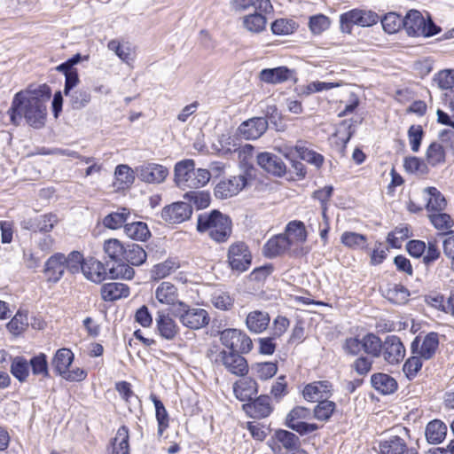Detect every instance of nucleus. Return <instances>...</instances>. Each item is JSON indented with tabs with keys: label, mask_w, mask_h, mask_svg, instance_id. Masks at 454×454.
I'll return each instance as SVG.
<instances>
[{
	"label": "nucleus",
	"mask_w": 454,
	"mask_h": 454,
	"mask_svg": "<svg viewBox=\"0 0 454 454\" xmlns=\"http://www.w3.org/2000/svg\"><path fill=\"white\" fill-rule=\"evenodd\" d=\"M380 21L385 32L394 34L403 27V18L395 12H388Z\"/></svg>",
	"instance_id": "obj_51"
},
{
	"label": "nucleus",
	"mask_w": 454,
	"mask_h": 454,
	"mask_svg": "<svg viewBox=\"0 0 454 454\" xmlns=\"http://www.w3.org/2000/svg\"><path fill=\"white\" fill-rule=\"evenodd\" d=\"M296 29V24L292 20L278 19L271 24V31L278 35L292 34Z\"/></svg>",
	"instance_id": "obj_59"
},
{
	"label": "nucleus",
	"mask_w": 454,
	"mask_h": 454,
	"mask_svg": "<svg viewBox=\"0 0 454 454\" xmlns=\"http://www.w3.org/2000/svg\"><path fill=\"white\" fill-rule=\"evenodd\" d=\"M445 158V150L440 143L433 142L430 144L426 153V160L430 166L435 167L443 164Z\"/></svg>",
	"instance_id": "obj_44"
},
{
	"label": "nucleus",
	"mask_w": 454,
	"mask_h": 454,
	"mask_svg": "<svg viewBox=\"0 0 454 454\" xmlns=\"http://www.w3.org/2000/svg\"><path fill=\"white\" fill-rule=\"evenodd\" d=\"M293 151L301 160L313 164L317 168H319L324 162V157L321 154L304 146L297 145Z\"/></svg>",
	"instance_id": "obj_50"
},
{
	"label": "nucleus",
	"mask_w": 454,
	"mask_h": 454,
	"mask_svg": "<svg viewBox=\"0 0 454 454\" xmlns=\"http://www.w3.org/2000/svg\"><path fill=\"white\" fill-rule=\"evenodd\" d=\"M129 215V210L123 207L121 209V211L113 212L105 216L103 219V224L108 229H119L128 223V218Z\"/></svg>",
	"instance_id": "obj_42"
},
{
	"label": "nucleus",
	"mask_w": 454,
	"mask_h": 454,
	"mask_svg": "<svg viewBox=\"0 0 454 454\" xmlns=\"http://www.w3.org/2000/svg\"><path fill=\"white\" fill-rule=\"evenodd\" d=\"M447 434V426L441 420L430 421L426 427V437L429 443L442 442Z\"/></svg>",
	"instance_id": "obj_33"
},
{
	"label": "nucleus",
	"mask_w": 454,
	"mask_h": 454,
	"mask_svg": "<svg viewBox=\"0 0 454 454\" xmlns=\"http://www.w3.org/2000/svg\"><path fill=\"white\" fill-rule=\"evenodd\" d=\"M427 195L426 208L427 211H442L447 203L443 195L435 187H427L424 190Z\"/></svg>",
	"instance_id": "obj_38"
},
{
	"label": "nucleus",
	"mask_w": 454,
	"mask_h": 454,
	"mask_svg": "<svg viewBox=\"0 0 454 454\" xmlns=\"http://www.w3.org/2000/svg\"><path fill=\"white\" fill-rule=\"evenodd\" d=\"M138 178L149 184H160L168 175V169L160 164L145 163L136 168Z\"/></svg>",
	"instance_id": "obj_13"
},
{
	"label": "nucleus",
	"mask_w": 454,
	"mask_h": 454,
	"mask_svg": "<svg viewBox=\"0 0 454 454\" xmlns=\"http://www.w3.org/2000/svg\"><path fill=\"white\" fill-rule=\"evenodd\" d=\"M333 385L328 380L314 381L305 386L302 395L309 402H319L327 399L332 393Z\"/></svg>",
	"instance_id": "obj_16"
},
{
	"label": "nucleus",
	"mask_w": 454,
	"mask_h": 454,
	"mask_svg": "<svg viewBox=\"0 0 454 454\" xmlns=\"http://www.w3.org/2000/svg\"><path fill=\"white\" fill-rule=\"evenodd\" d=\"M212 304L218 309L229 310L233 306V299L225 292L216 291L211 297Z\"/></svg>",
	"instance_id": "obj_61"
},
{
	"label": "nucleus",
	"mask_w": 454,
	"mask_h": 454,
	"mask_svg": "<svg viewBox=\"0 0 454 454\" xmlns=\"http://www.w3.org/2000/svg\"><path fill=\"white\" fill-rule=\"evenodd\" d=\"M372 387L383 395H389L397 389L396 380L388 374L376 373L371 378Z\"/></svg>",
	"instance_id": "obj_32"
},
{
	"label": "nucleus",
	"mask_w": 454,
	"mask_h": 454,
	"mask_svg": "<svg viewBox=\"0 0 454 454\" xmlns=\"http://www.w3.org/2000/svg\"><path fill=\"white\" fill-rule=\"evenodd\" d=\"M29 365L32 368V372L35 375H43V377L48 376V363L46 356L40 354L31 358Z\"/></svg>",
	"instance_id": "obj_63"
},
{
	"label": "nucleus",
	"mask_w": 454,
	"mask_h": 454,
	"mask_svg": "<svg viewBox=\"0 0 454 454\" xmlns=\"http://www.w3.org/2000/svg\"><path fill=\"white\" fill-rule=\"evenodd\" d=\"M215 364H222L231 374L244 376L248 372L247 360L238 352L221 350L211 358Z\"/></svg>",
	"instance_id": "obj_5"
},
{
	"label": "nucleus",
	"mask_w": 454,
	"mask_h": 454,
	"mask_svg": "<svg viewBox=\"0 0 454 454\" xmlns=\"http://www.w3.org/2000/svg\"><path fill=\"white\" fill-rule=\"evenodd\" d=\"M197 231L216 242H225L231 234V220L216 209L205 212L198 215Z\"/></svg>",
	"instance_id": "obj_2"
},
{
	"label": "nucleus",
	"mask_w": 454,
	"mask_h": 454,
	"mask_svg": "<svg viewBox=\"0 0 454 454\" xmlns=\"http://www.w3.org/2000/svg\"><path fill=\"white\" fill-rule=\"evenodd\" d=\"M241 332L240 330L231 328L223 330L220 335L222 344L228 348L230 351L237 352Z\"/></svg>",
	"instance_id": "obj_52"
},
{
	"label": "nucleus",
	"mask_w": 454,
	"mask_h": 454,
	"mask_svg": "<svg viewBox=\"0 0 454 454\" xmlns=\"http://www.w3.org/2000/svg\"><path fill=\"white\" fill-rule=\"evenodd\" d=\"M233 391L240 401L252 400L258 392L257 383L251 378H244L234 383Z\"/></svg>",
	"instance_id": "obj_24"
},
{
	"label": "nucleus",
	"mask_w": 454,
	"mask_h": 454,
	"mask_svg": "<svg viewBox=\"0 0 454 454\" xmlns=\"http://www.w3.org/2000/svg\"><path fill=\"white\" fill-rule=\"evenodd\" d=\"M439 347V334L431 332L421 337L417 336L411 343V349L413 355H419L425 360L431 359Z\"/></svg>",
	"instance_id": "obj_7"
},
{
	"label": "nucleus",
	"mask_w": 454,
	"mask_h": 454,
	"mask_svg": "<svg viewBox=\"0 0 454 454\" xmlns=\"http://www.w3.org/2000/svg\"><path fill=\"white\" fill-rule=\"evenodd\" d=\"M59 218L55 214H45L36 217L31 223L30 229L34 231L50 232L58 223Z\"/></svg>",
	"instance_id": "obj_43"
},
{
	"label": "nucleus",
	"mask_w": 454,
	"mask_h": 454,
	"mask_svg": "<svg viewBox=\"0 0 454 454\" xmlns=\"http://www.w3.org/2000/svg\"><path fill=\"white\" fill-rule=\"evenodd\" d=\"M150 399L153 401L155 407L156 419L158 421V434L162 435L163 432L168 427V412L162 402L160 399H158V397L155 395H151Z\"/></svg>",
	"instance_id": "obj_46"
},
{
	"label": "nucleus",
	"mask_w": 454,
	"mask_h": 454,
	"mask_svg": "<svg viewBox=\"0 0 454 454\" xmlns=\"http://www.w3.org/2000/svg\"><path fill=\"white\" fill-rule=\"evenodd\" d=\"M422 357H420L419 355H413L410 358L406 360L403 366V371L405 374V376L410 380H413L418 372L422 368Z\"/></svg>",
	"instance_id": "obj_55"
},
{
	"label": "nucleus",
	"mask_w": 454,
	"mask_h": 454,
	"mask_svg": "<svg viewBox=\"0 0 454 454\" xmlns=\"http://www.w3.org/2000/svg\"><path fill=\"white\" fill-rule=\"evenodd\" d=\"M154 295L160 304L171 306L172 309L178 307V303L184 302L179 300L177 287L168 281H162L156 287Z\"/></svg>",
	"instance_id": "obj_15"
},
{
	"label": "nucleus",
	"mask_w": 454,
	"mask_h": 454,
	"mask_svg": "<svg viewBox=\"0 0 454 454\" xmlns=\"http://www.w3.org/2000/svg\"><path fill=\"white\" fill-rule=\"evenodd\" d=\"M257 164L266 172L281 177L286 173V165L280 157L271 153L263 152L256 156Z\"/></svg>",
	"instance_id": "obj_14"
},
{
	"label": "nucleus",
	"mask_w": 454,
	"mask_h": 454,
	"mask_svg": "<svg viewBox=\"0 0 454 454\" xmlns=\"http://www.w3.org/2000/svg\"><path fill=\"white\" fill-rule=\"evenodd\" d=\"M292 247L291 241L286 236L279 234L269 239L263 249L267 257H275L287 252Z\"/></svg>",
	"instance_id": "obj_23"
},
{
	"label": "nucleus",
	"mask_w": 454,
	"mask_h": 454,
	"mask_svg": "<svg viewBox=\"0 0 454 454\" xmlns=\"http://www.w3.org/2000/svg\"><path fill=\"white\" fill-rule=\"evenodd\" d=\"M126 244H122L116 239H111L105 241L104 251L107 256L116 263L123 262Z\"/></svg>",
	"instance_id": "obj_41"
},
{
	"label": "nucleus",
	"mask_w": 454,
	"mask_h": 454,
	"mask_svg": "<svg viewBox=\"0 0 454 454\" xmlns=\"http://www.w3.org/2000/svg\"><path fill=\"white\" fill-rule=\"evenodd\" d=\"M136 169L133 170L128 165H118L114 171L116 182L119 183V188L124 189L129 187L135 181Z\"/></svg>",
	"instance_id": "obj_45"
},
{
	"label": "nucleus",
	"mask_w": 454,
	"mask_h": 454,
	"mask_svg": "<svg viewBox=\"0 0 454 454\" xmlns=\"http://www.w3.org/2000/svg\"><path fill=\"white\" fill-rule=\"evenodd\" d=\"M172 316L186 328L199 330L209 324L207 311L200 308H193L185 303H178V307L171 310Z\"/></svg>",
	"instance_id": "obj_3"
},
{
	"label": "nucleus",
	"mask_w": 454,
	"mask_h": 454,
	"mask_svg": "<svg viewBox=\"0 0 454 454\" xmlns=\"http://www.w3.org/2000/svg\"><path fill=\"white\" fill-rule=\"evenodd\" d=\"M294 70L281 66L274 68H264L259 73V79L269 84H278L294 78Z\"/></svg>",
	"instance_id": "obj_17"
},
{
	"label": "nucleus",
	"mask_w": 454,
	"mask_h": 454,
	"mask_svg": "<svg viewBox=\"0 0 454 454\" xmlns=\"http://www.w3.org/2000/svg\"><path fill=\"white\" fill-rule=\"evenodd\" d=\"M317 403L313 411L314 418L320 421H327L336 408L335 403L327 399Z\"/></svg>",
	"instance_id": "obj_49"
},
{
	"label": "nucleus",
	"mask_w": 454,
	"mask_h": 454,
	"mask_svg": "<svg viewBox=\"0 0 454 454\" xmlns=\"http://www.w3.org/2000/svg\"><path fill=\"white\" fill-rule=\"evenodd\" d=\"M180 267L179 262L175 259H168L161 263L154 265L152 270V277L154 279H161L171 274Z\"/></svg>",
	"instance_id": "obj_47"
},
{
	"label": "nucleus",
	"mask_w": 454,
	"mask_h": 454,
	"mask_svg": "<svg viewBox=\"0 0 454 454\" xmlns=\"http://www.w3.org/2000/svg\"><path fill=\"white\" fill-rule=\"evenodd\" d=\"M367 239L364 235L352 231H346L341 235V242L351 248H363L366 244Z\"/></svg>",
	"instance_id": "obj_56"
},
{
	"label": "nucleus",
	"mask_w": 454,
	"mask_h": 454,
	"mask_svg": "<svg viewBox=\"0 0 454 454\" xmlns=\"http://www.w3.org/2000/svg\"><path fill=\"white\" fill-rule=\"evenodd\" d=\"M192 213V206L186 202H175L161 210V218L168 223H181L188 220Z\"/></svg>",
	"instance_id": "obj_11"
},
{
	"label": "nucleus",
	"mask_w": 454,
	"mask_h": 454,
	"mask_svg": "<svg viewBox=\"0 0 454 454\" xmlns=\"http://www.w3.org/2000/svg\"><path fill=\"white\" fill-rule=\"evenodd\" d=\"M270 320V318L267 312L254 310L247 315L246 324L250 332L260 333L266 330Z\"/></svg>",
	"instance_id": "obj_28"
},
{
	"label": "nucleus",
	"mask_w": 454,
	"mask_h": 454,
	"mask_svg": "<svg viewBox=\"0 0 454 454\" xmlns=\"http://www.w3.org/2000/svg\"><path fill=\"white\" fill-rule=\"evenodd\" d=\"M124 231L129 238L141 241H145L151 235L147 224L143 222L125 223Z\"/></svg>",
	"instance_id": "obj_40"
},
{
	"label": "nucleus",
	"mask_w": 454,
	"mask_h": 454,
	"mask_svg": "<svg viewBox=\"0 0 454 454\" xmlns=\"http://www.w3.org/2000/svg\"><path fill=\"white\" fill-rule=\"evenodd\" d=\"M129 428L121 426L112 441V454H129Z\"/></svg>",
	"instance_id": "obj_36"
},
{
	"label": "nucleus",
	"mask_w": 454,
	"mask_h": 454,
	"mask_svg": "<svg viewBox=\"0 0 454 454\" xmlns=\"http://www.w3.org/2000/svg\"><path fill=\"white\" fill-rule=\"evenodd\" d=\"M267 12H262L254 11L253 13L246 15L242 19V24L244 27L254 34H259L265 30L267 19L264 14Z\"/></svg>",
	"instance_id": "obj_31"
},
{
	"label": "nucleus",
	"mask_w": 454,
	"mask_h": 454,
	"mask_svg": "<svg viewBox=\"0 0 454 454\" xmlns=\"http://www.w3.org/2000/svg\"><path fill=\"white\" fill-rule=\"evenodd\" d=\"M231 4L236 12H247L253 9L262 12H270L273 10L270 0H232Z\"/></svg>",
	"instance_id": "obj_27"
},
{
	"label": "nucleus",
	"mask_w": 454,
	"mask_h": 454,
	"mask_svg": "<svg viewBox=\"0 0 454 454\" xmlns=\"http://www.w3.org/2000/svg\"><path fill=\"white\" fill-rule=\"evenodd\" d=\"M269 123L266 117H253L243 121L238 128L239 134L247 140H254L261 137L268 129Z\"/></svg>",
	"instance_id": "obj_12"
},
{
	"label": "nucleus",
	"mask_w": 454,
	"mask_h": 454,
	"mask_svg": "<svg viewBox=\"0 0 454 454\" xmlns=\"http://www.w3.org/2000/svg\"><path fill=\"white\" fill-rule=\"evenodd\" d=\"M184 197L193 203L198 209L206 208L210 204V194L206 192L191 191Z\"/></svg>",
	"instance_id": "obj_58"
},
{
	"label": "nucleus",
	"mask_w": 454,
	"mask_h": 454,
	"mask_svg": "<svg viewBox=\"0 0 454 454\" xmlns=\"http://www.w3.org/2000/svg\"><path fill=\"white\" fill-rule=\"evenodd\" d=\"M252 261L247 246L243 242L232 244L228 251V262L233 270L246 271Z\"/></svg>",
	"instance_id": "obj_8"
},
{
	"label": "nucleus",
	"mask_w": 454,
	"mask_h": 454,
	"mask_svg": "<svg viewBox=\"0 0 454 454\" xmlns=\"http://www.w3.org/2000/svg\"><path fill=\"white\" fill-rule=\"evenodd\" d=\"M127 262H119L116 266L109 268L110 278L131 279L134 277V269L126 263Z\"/></svg>",
	"instance_id": "obj_54"
},
{
	"label": "nucleus",
	"mask_w": 454,
	"mask_h": 454,
	"mask_svg": "<svg viewBox=\"0 0 454 454\" xmlns=\"http://www.w3.org/2000/svg\"><path fill=\"white\" fill-rule=\"evenodd\" d=\"M380 454H403L408 450L406 442L397 435L382 440L379 444Z\"/></svg>",
	"instance_id": "obj_30"
},
{
	"label": "nucleus",
	"mask_w": 454,
	"mask_h": 454,
	"mask_svg": "<svg viewBox=\"0 0 454 454\" xmlns=\"http://www.w3.org/2000/svg\"><path fill=\"white\" fill-rule=\"evenodd\" d=\"M330 24L329 18L324 14L311 16L309 21V29L314 35H320L329 28Z\"/></svg>",
	"instance_id": "obj_57"
},
{
	"label": "nucleus",
	"mask_w": 454,
	"mask_h": 454,
	"mask_svg": "<svg viewBox=\"0 0 454 454\" xmlns=\"http://www.w3.org/2000/svg\"><path fill=\"white\" fill-rule=\"evenodd\" d=\"M156 325L160 335L168 340H174L179 333V326L166 310H160L156 316Z\"/></svg>",
	"instance_id": "obj_18"
},
{
	"label": "nucleus",
	"mask_w": 454,
	"mask_h": 454,
	"mask_svg": "<svg viewBox=\"0 0 454 454\" xmlns=\"http://www.w3.org/2000/svg\"><path fill=\"white\" fill-rule=\"evenodd\" d=\"M108 264L105 265L96 259H90L87 262L82 265V270L84 276L95 283L104 281L109 275Z\"/></svg>",
	"instance_id": "obj_21"
},
{
	"label": "nucleus",
	"mask_w": 454,
	"mask_h": 454,
	"mask_svg": "<svg viewBox=\"0 0 454 454\" xmlns=\"http://www.w3.org/2000/svg\"><path fill=\"white\" fill-rule=\"evenodd\" d=\"M129 288L122 283H106L101 287V296L104 301H113L122 297H128Z\"/></svg>",
	"instance_id": "obj_26"
},
{
	"label": "nucleus",
	"mask_w": 454,
	"mask_h": 454,
	"mask_svg": "<svg viewBox=\"0 0 454 454\" xmlns=\"http://www.w3.org/2000/svg\"><path fill=\"white\" fill-rule=\"evenodd\" d=\"M74 360V354L68 348H60L59 349L51 362V364L55 370V372L63 376L65 372L69 369L72 362Z\"/></svg>",
	"instance_id": "obj_34"
},
{
	"label": "nucleus",
	"mask_w": 454,
	"mask_h": 454,
	"mask_svg": "<svg viewBox=\"0 0 454 454\" xmlns=\"http://www.w3.org/2000/svg\"><path fill=\"white\" fill-rule=\"evenodd\" d=\"M71 104L74 109H82L86 106L90 99L91 95L88 90H78L70 95Z\"/></svg>",
	"instance_id": "obj_64"
},
{
	"label": "nucleus",
	"mask_w": 454,
	"mask_h": 454,
	"mask_svg": "<svg viewBox=\"0 0 454 454\" xmlns=\"http://www.w3.org/2000/svg\"><path fill=\"white\" fill-rule=\"evenodd\" d=\"M66 256L62 253H56L45 262L44 274L48 281L58 282L67 270L65 266Z\"/></svg>",
	"instance_id": "obj_19"
},
{
	"label": "nucleus",
	"mask_w": 454,
	"mask_h": 454,
	"mask_svg": "<svg viewBox=\"0 0 454 454\" xmlns=\"http://www.w3.org/2000/svg\"><path fill=\"white\" fill-rule=\"evenodd\" d=\"M286 238L291 241V246L298 247L306 241L307 239V231L305 229V225L301 221H292L290 222L286 227V231L284 233Z\"/></svg>",
	"instance_id": "obj_29"
},
{
	"label": "nucleus",
	"mask_w": 454,
	"mask_h": 454,
	"mask_svg": "<svg viewBox=\"0 0 454 454\" xmlns=\"http://www.w3.org/2000/svg\"><path fill=\"white\" fill-rule=\"evenodd\" d=\"M300 444V439L295 434L284 429L276 430L267 442V445L275 454H282V449L293 452Z\"/></svg>",
	"instance_id": "obj_6"
},
{
	"label": "nucleus",
	"mask_w": 454,
	"mask_h": 454,
	"mask_svg": "<svg viewBox=\"0 0 454 454\" xmlns=\"http://www.w3.org/2000/svg\"><path fill=\"white\" fill-rule=\"evenodd\" d=\"M425 19L417 10H410L403 17V27L410 36H420Z\"/></svg>",
	"instance_id": "obj_25"
},
{
	"label": "nucleus",
	"mask_w": 454,
	"mask_h": 454,
	"mask_svg": "<svg viewBox=\"0 0 454 454\" xmlns=\"http://www.w3.org/2000/svg\"><path fill=\"white\" fill-rule=\"evenodd\" d=\"M243 408L248 416L254 419L266 418L272 411L269 395H260L254 402L244 404Z\"/></svg>",
	"instance_id": "obj_22"
},
{
	"label": "nucleus",
	"mask_w": 454,
	"mask_h": 454,
	"mask_svg": "<svg viewBox=\"0 0 454 454\" xmlns=\"http://www.w3.org/2000/svg\"><path fill=\"white\" fill-rule=\"evenodd\" d=\"M431 223L441 231L449 230L453 225V221L450 215L446 213H434L428 215Z\"/></svg>",
	"instance_id": "obj_62"
},
{
	"label": "nucleus",
	"mask_w": 454,
	"mask_h": 454,
	"mask_svg": "<svg viewBox=\"0 0 454 454\" xmlns=\"http://www.w3.org/2000/svg\"><path fill=\"white\" fill-rule=\"evenodd\" d=\"M175 182L182 189L190 188V180L194 176L195 162L193 160H184L175 166Z\"/></svg>",
	"instance_id": "obj_20"
},
{
	"label": "nucleus",
	"mask_w": 454,
	"mask_h": 454,
	"mask_svg": "<svg viewBox=\"0 0 454 454\" xmlns=\"http://www.w3.org/2000/svg\"><path fill=\"white\" fill-rule=\"evenodd\" d=\"M386 298L394 304H404L410 296L409 290L399 284H389L386 289Z\"/></svg>",
	"instance_id": "obj_39"
},
{
	"label": "nucleus",
	"mask_w": 454,
	"mask_h": 454,
	"mask_svg": "<svg viewBox=\"0 0 454 454\" xmlns=\"http://www.w3.org/2000/svg\"><path fill=\"white\" fill-rule=\"evenodd\" d=\"M247 184L245 175L231 176L220 181L215 187L216 198L223 200L237 195Z\"/></svg>",
	"instance_id": "obj_10"
},
{
	"label": "nucleus",
	"mask_w": 454,
	"mask_h": 454,
	"mask_svg": "<svg viewBox=\"0 0 454 454\" xmlns=\"http://www.w3.org/2000/svg\"><path fill=\"white\" fill-rule=\"evenodd\" d=\"M11 372L19 381H25L29 374V363L23 356L14 357L11 364Z\"/></svg>",
	"instance_id": "obj_48"
},
{
	"label": "nucleus",
	"mask_w": 454,
	"mask_h": 454,
	"mask_svg": "<svg viewBox=\"0 0 454 454\" xmlns=\"http://www.w3.org/2000/svg\"><path fill=\"white\" fill-rule=\"evenodd\" d=\"M23 90L15 94L11 108V122L16 126L20 125L22 119L35 129H40L44 125L46 119V105L43 104L36 97L26 98Z\"/></svg>",
	"instance_id": "obj_1"
},
{
	"label": "nucleus",
	"mask_w": 454,
	"mask_h": 454,
	"mask_svg": "<svg viewBox=\"0 0 454 454\" xmlns=\"http://www.w3.org/2000/svg\"><path fill=\"white\" fill-rule=\"evenodd\" d=\"M146 253L137 244L127 243L123 262H127L129 264L133 266L142 265L146 260Z\"/></svg>",
	"instance_id": "obj_35"
},
{
	"label": "nucleus",
	"mask_w": 454,
	"mask_h": 454,
	"mask_svg": "<svg viewBox=\"0 0 454 454\" xmlns=\"http://www.w3.org/2000/svg\"><path fill=\"white\" fill-rule=\"evenodd\" d=\"M405 351L398 336L388 335L383 340L381 357L389 364H398L403 360Z\"/></svg>",
	"instance_id": "obj_9"
},
{
	"label": "nucleus",
	"mask_w": 454,
	"mask_h": 454,
	"mask_svg": "<svg viewBox=\"0 0 454 454\" xmlns=\"http://www.w3.org/2000/svg\"><path fill=\"white\" fill-rule=\"evenodd\" d=\"M107 48L126 63L132 59L131 47L128 43H121L118 40L113 39L107 43Z\"/></svg>",
	"instance_id": "obj_53"
},
{
	"label": "nucleus",
	"mask_w": 454,
	"mask_h": 454,
	"mask_svg": "<svg viewBox=\"0 0 454 454\" xmlns=\"http://www.w3.org/2000/svg\"><path fill=\"white\" fill-rule=\"evenodd\" d=\"M380 20V16L367 10L353 9L344 12L340 17V29L344 33L350 34L352 27H371Z\"/></svg>",
	"instance_id": "obj_4"
},
{
	"label": "nucleus",
	"mask_w": 454,
	"mask_h": 454,
	"mask_svg": "<svg viewBox=\"0 0 454 454\" xmlns=\"http://www.w3.org/2000/svg\"><path fill=\"white\" fill-rule=\"evenodd\" d=\"M311 418V412L309 409L302 406H296L292 409L286 418V426L288 427L292 423H300L303 419Z\"/></svg>",
	"instance_id": "obj_60"
},
{
	"label": "nucleus",
	"mask_w": 454,
	"mask_h": 454,
	"mask_svg": "<svg viewBox=\"0 0 454 454\" xmlns=\"http://www.w3.org/2000/svg\"><path fill=\"white\" fill-rule=\"evenodd\" d=\"M383 341L375 333H369L363 337V350L373 358L381 357Z\"/></svg>",
	"instance_id": "obj_37"
}]
</instances>
